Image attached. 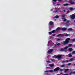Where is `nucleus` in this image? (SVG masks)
I'll use <instances>...</instances> for the list:
<instances>
[{
	"instance_id": "6ab92c4d",
	"label": "nucleus",
	"mask_w": 75,
	"mask_h": 75,
	"mask_svg": "<svg viewBox=\"0 0 75 75\" xmlns=\"http://www.w3.org/2000/svg\"><path fill=\"white\" fill-rule=\"evenodd\" d=\"M54 64L49 65V66L50 67H54Z\"/></svg>"
},
{
	"instance_id": "bf43d9fd",
	"label": "nucleus",
	"mask_w": 75,
	"mask_h": 75,
	"mask_svg": "<svg viewBox=\"0 0 75 75\" xmlns=\"http://www.w3.org/2000/svg\"><path fill=\"white\" fill-rule=\"evenodd\" d=\"M74 47L75 48V45H74Z\"/></svg>"
},
{
	"instance_id": "b1692460",
	"label": "nucleus",
	"mask_w": 75,
	"mask_h": 75,
	"mask_svg": "<svg viewBox=\"0 0 75 75\" xmlns=\"http://www.w3.org/2000/svg\"><path fill=\"white\" fill-rule=\"evenodd\" d=\"M53 70H49V72H52Z\"/></svg>"
},
{
	"instance_id": "864d4df0",
	"label": "nucleus",
	"mask_w": 75,
	"mask_h": 75,
	"mask_svg": "<svg viewBox=\"0 0 75 75\" xmlns=\"http://www.w3.org/2000/svg\"><path fill=\"white\" fill-rule=\"evenodd\" d=\"M54 46H55V47H56V46H57V45H55Z\"/></svg>"
},
{
	"instance_id": "7ed1b4c3",
	"label": "nucleus",
	"mask_w": 75,
	"mask_h": 75,
	"mask_svg": "<svg viewBox=\"0 0 75 75\" xmlns=\"http://www.w3.org/2000/svg\"><path fill=\"white\" fill-rule=\"evenodd\" d=\"M62 55H59V56H55L56 58H58V59H59L60 58H61V56Z\"/></svg>"
},
{
	"instance_id": "9b49d317",
	"label": "nucleus",
	"mask_w": 75,
	"mask_h": 75,
	"mask_svg": "<svg viewBox=\"0 0 75 75\" xmlns=\"http://www.w3.org/2000/svg\"><path fill=\"white\" fill-rule=\"evenodd\" d=\"M60 51H64L65 52H67V50H65V49H63V48H61L60 49Z\"/></svg>"
},
{
	"instance_id": "6e6d98bb",
	"label": "nucleus",
	"mask_w": 75,
	"mask_h": 75,
	"mask_svg": "<svg viewBox=\"0 0 75 75\" xmlns=\"http://www.w3.org/2000/svg\"><path fill=\"white\" fill-rule=\"evenodd\" d=\"M47 62H50L49 61H48Z\"/></svg>"
},
{
	"instance_id": "6e6552de",
	"label": "nucleus",
	"mask_w": 75,
	"mask_h": 75,
	"mask_svg": "<svg viewBox=\"0 0 75 75\" xmlns=\"http://www.w3.org/2000/svg\"><path fill=\"white\" fill-rule=\"evenodd\" d=\"M52 51H53V49H50L47 52H48V53H51L52 52Z\"/></svg>"
},
{
	"instance_id": "5fc2aeb1",
	"label": "nucleus",
	"mask_w": 75,
	"mask_h": 75,
	"mask_svg": "<svg viewBox=\"0 0 75 75\" xmlns=\"http://www.w3.org/2000/svg\"><path fill=\"white\" fill-rule=\"evenodd\" d=\"M63 11H64V12H65V10H63Z\"/></svg>"
},
{
	"instance_id": "cd10ccee",
	"label": "nucleus",
	"mask_w": 75,
	"mask_h": 75,
	"mask_svg": "<svg viewBox=\"0 0 75 75\" xmlns=\"http://www.w3.org/2000/svg\"><path fill=\"white\" fill-rule=\"evenodd\" d=\"M56 18H58V17H59V16H58V15H57L55 17Z\"/></svg>"
},
{
	"instance_id": "f03ea898",
	"label": "nucleus",
	"mask_w": 75,
	"mask_h": 75,
	"mask_svg": "<svg viewBox=\"0 0 75 75\" xmlns=\"http://www.w3.org/2000/svg\"><path fill=\"white\" fill-rule=\"evenodd\" d=\"M59 69H60V68H59V67H57L56 68H55V69H54L53 70V71H54V72H55L56 71H59Z\"/></svg>"
},
{
	"instance_id": "aec40b11",
	"label": "nucleus",
	"mask_w": 75,
	"mask_h": 75,
	"mask_svg": "<svg viewBox=\"0 0 75 75\" xmlns=\"http://www.w3.org/2000/svg\"><path fill=\"white\" fill-rule=\"evenodd\" d=\"M74 74H75V72H72V71H71V72L70 73H69V75H71V74H74Z\"/></svg>"
},
{
	"instance_id": "c9c22d12",
	"label": "nucleus",
	"mask_w": 75,
	"mask_h": 75,
	"mask_svg": "<svg viewBox=\"0 0 75 75\" xmlns=\"http://www.w3.org/2000/svg\"><path fill=\"white\" fill-rule=\"evenodd\" d=\"M62 17H65V15H62Z\"/></svg>"
},
{
	"instance_id": "4c0bfd02",
	"label": "nucleus",
	"mask_w": 75,
	"mask_h": 75,
	"mask_svg": "<svg viewBox=\"0 0 75 75\" xmlns=\"http://www.w3.org/2000/svg\"><path fill=\"white\" fill-rule=\"evenodd\" d=\"M61 45L60 43H59L57 44V45H58V46H59V45Z\"/></svg>"
},
{
	"instance_id": "4468645a",
	"label": "nucleus",
	"mask_w": 75,
	"mask_h": 75,
	"mask_svg": "<svg viewBox=\"0 0 75 75\" xmlns=\"http://www.w3.org/2000/svg\"><path fill=\"white\" fill-rule=\"evenodd\" d=\"M60 30H61V29L60 28L58 27L56 29V31H60Z\"/></svg>"
},
{
	"instance_id": "4be33fe9",
	"label": "nucleus",
	"mask_w": 75,
	"mask_h": 75,
	"mask_svg": "<svg viewBox=\"0 0 75 75\" xmlns=\"http://www.w3.org/2000/svg\"><path fill=\"white\" fill-rule=\"evenodd\" d=\"M73 59H74L73 58H71L69 60V61H73Z\"/></svg>"
},
{
	"instance_id": "393cba45",
	"label": "nucleus",
	"mask_w": 75,
	"mask_h": 75,
	"mask_svg": "<svg viewBox=\"0 0 75 75\" xmlns=\"http://www.w3.org/2000/svg\"><path fill=\"white\" fill-rule=\"evenodd\" d=\"M72 45L71 44H69L68 46V47H71V46H72Z\"/></svg>"
},
{
	"instance_id": "2f4dec72",
	"label": "nucleus",
	"mask_w": 75,
	"mask_h": 75,
	"mask_svg": "<svg viewBox=\"0 0 75 75\" xmlns=\"http://www.w3.org/2000/svg\"><path fill=\"white\" fill-rule=\"evenodd\" d=\"M70 10H71V11H72V10H73V8H70Z\"/></svg>"
},
{
	"instance_id": "dca6fc26",
	"label": "nucleus",
	"mask_w": 75,
	"mask_h": 75,
	"mask_svg": "<svg viewBox=\"0 0 75 75\" xmlns=\"http://www.w3.org/2000/svg\"><path fill=\"white\" fill-rule=\"evenodd\" d=\"M64 72H67V71H69V69H64Z\"/></svg>"
},
{
	"instance_id": "ddd939ff",
	"label": "nucleus",
	"mask_w": 75,
	"mask_h": 75,
	"mask_svg": "<svg viewBox=\"0 0 75 75\" xmlns=\"http://www.w3.org/2000/svg\"><path fill=\"white\" fill-rule=\"evenodd\" d=\"M68 50L70 52H71V51H72L73 50V49H72V48H69V49Z\"/></svg>"
},
{
	"instance_id": "5701e85b",
	"label": "nucleus",
	"mask_w": 75,
	"mask_h": 75,
	"mask_svg": "<svg viewBox=\"0 0 75 75\" xmlns=\"http://www.w3.org/2000/svg\"><path fill=\"white\" fill-rule=\"evenodd\" d=\"M68 48V46H66L64 48V50H67Z\"/></svg>"
},
{
	"instance_id": "c85d7f7f",
	"label": "nucleus",
	"mask_w": 75,
	"mask_h": 75,
	"mask_svg": "<svg viewBox=\"0 0 75 75\" xmlns=\"http://www.w3.org/2000/svg\"><path fill=\"white\" fill-rule=\"evenodd\" d=\"M72 41H75V39H73L71 40Z\"/></svg>"
},
{
	"instance_id": "423d86ee",
	"label": "nucleus",
	"mask_w": 75,
	"mask_h": 75,
	"mask_svg": "<svg viewBox=\"0 0 75 75\" xmlns=\"http://www.w3.org/2000/svg\"><path fill=\"white\" fill-rule=\"evenodd\" d=\"M57 37H62L64 36V34H59L57 35Z\"/></svg>"
},
{
	"instance_id": "a19ab883",
	"label": "nucleus",
	"mask_w": 75,
	"mask_h": 75,
	"mask_svg": "<svg viewBox=\"0 0 75 75\" xmlns=\"http://www.w3.org/2000/svg\"><path fill=\"white\" fill-rule=\"evenodd\" d=\"M71 63H69L67 64V65H68V66L70 65H71Z\"/></svg>"
},
{
	"instance_id": "79ce46f5",
	"label": "nucleus",
	"mask_w": 75,
	"mask_h": 75,
	"mask_svg": "<svg viewBox=\"0 0 75 75\" xmlns=\"http://www.w3.org/2000/svg\"><path fill=\"white\" fill-rule=\"evenodd\" d=\"M66 23H69V21H67Z\"/></svg>"
},
{
	"instance_id": "bb28decb",
	"label": "nucleus",
	"mask_w": 75,
	"mask_h": 75,
	"mask_svg": "<svg viewBox=\"0 0 75 75\" xmlns=\"http://www.w3.org/2000/svg\"><path fill=\"white\" fill-rule=\"evenodd\" d=\"M66 62H68L69 61V60H67L65 61Z\"/></svg>"
},
{
	"instance_id": "f257e3e1",
	"label": "nucleus",
	"mask_w": 75,
	"mask_h": 75,
	"mask_svg": "<svg viewBox=\"0 0 75 75\" xmlns=\"http://www.w3.org/2000/svg\"><path fill=\"white\" fill-rule=\"evenodd\" d=\"M69 40H70V38H67L65 40V41H64V42L63 43V45H66L68 43H69Z\"/></svg>"
},
{
	"instance_id": "37998d69",
	"label": "nucleus",
	"mask_w": 75,
	"mask_h": 75,
	"mask_svg": "<svg viewBox=\"0 0 75 75\" xmlns=\"http://www.w3.org/2000/svg\"><path fill=\"white\" fill-rule=\"evenodd\" d=\"M49 34H52V33H51V32H49Z\"/></svg>"
},
{
	"instance_id": "de8ad7c7",
	"label": "nucleus",
	"mask_w": 75,
	"mask_h": 75,
	"mask_svg": "<svg viewBox=\"0 0 75 75\" xmlns=\"http://www.w3.org/2000/svg\"><path fill=\"white\" fill-rule=\"evenodd\" d=\"M65 18H62V19H63V20H64V19H65Z\"/></svg>"
},
{
	"instance_id": "8fccbe9b",
	"label": "nucleus",
	"mask_w": 75,
	"mask_h": 75,
	"mask_svg": "<svg viewBox=\"0 0 75 75\" xmlns=\"http://www.w3.org/2000/svg\"><path fill=\"white\" fill-rule=\"evenodd\" d=\"M53 4H55V3L53 2Z\"/></svg>"
},
{
	"instance_id": "7c9ffc66",
	"label": "nucleus",
	"mask_w": 75,
	"mask_h": 75,
	"mask_svg": "<svg viewBox=\"0 0 75 75\" xmlns=\"http://www.w3.org/2000/svg\"><path fill=\"white\" fill-rule=\"evenodd\" d=\"M65 67V64L62 65H61V67Z\"/></svg>"
},
{
	"instance_id": "f8f14e48",
	"label": "nucleus",
	"mask_w": 75,
	"mask_h": 75,
	"mask_svg": "<svg viewBox=\"0 0 75 75\" xmlns=\"http://www.w3.org/2000/svg\"><path fill=\"white\" fill-rule=\"evenodd\" d=\"M53 24H54V23L53 22L51 21H50L49 23V25H53Z\"/></svg>"
},
{
	"instance_id": "c03bdc74",
	"label": "nucleus",
	"mask_w": 75,
	"mask_h": 75,
	"mask_svg": "<svg viewBox=\"0 0 75 75\" xmlns=\"http://www.w3.org/2000/svg\"><path fill=\"white\" fill-rule=\"evenodd\" d=\"M55 34H54L52 35V36H53V37H54V36H55Z\"/></svg>"
},
{
	"instance_id": "a18cd8bd",
	"label": "nucleus",
	"mask_w": 75,
	"mask_h": 75,
	"mask_svg": "<svg viewBox=\"0 0 75 75\" xmlns=\"http://www.w3.org/2000/svg\"><path fill=\"white\" fill-rule=\"evenodd\" d=\"M57 6H59V5H60V4H57Z\"/></svg>"
},
{
	"instance_id": "c756f323",
	"label": "nucleus",
	"mask_w": 75,
	"mask_h": 75,
	"mask_svg": "<svg viewBox=\"0 0 75 75\" xmlns=\"http://www.w3.org/2000/svg\"><path fill=\"white\" fill-rule=\"evenodd\" d=\"M45 73H48V72H49V70H47L45 71Z\"/></svg>"
},
{
	"instance_id": "603ef678",
	"label": "nucleus",
	"mask_w": 75,
	"mask_h": 75,
	"mask_svg": "<svg viewBox=\"0 0 75 75\" xmlns=\"http://www.w3.org/2000/svg\"><path fill=\"white\" fill-rule=\"evenodd\" d=\"M52 10H53V9H52L51 10V11H52Z\"/></svg>"
},
{
	"instance_id": "2eb2a0df",
	"label": "nucleus",
	"mask_w": 75,
	"mask_h": 75,
	"mask_svg": "<svg viewBox=\"0 0 75 75\" xmlns=\"http://www.w3.org/2000/svg\"><path fill=\"white\" fill-rule=\"evenodd\" d=\"M63 5L64 6H68V5H69V4H65Z\"/></svg>"
},
{
	"instance_id": "9d476101",
	"label": "nucleus",
	"mask_w": 75,
	"mask_h": 75,
	"mask_svg": "<svg viewBox=\"0 0 75 75\" xmlns=\"http://www.w3.org/2000/svg\"><path fill=\"white\" fill-rule=\"evenodd\" d=\"M48 44L49 45H52V41L51 40H50L48 42Z\"/></svg>"
},
{
	"instance_id": "1a4fd4ad",
	"label": "nucleus",
	"mask_w": 75,
	"mask_h": 75,
	"mask_svg": "<svg viewBox=\"0 0 75 75\" xmlns=\"http://www.w3.org/2000/svg\"><path fill=\"white\" fill-rule=\"evenodd\" d=\"M55 10L56 11H54V13H57V12H58V8H55Z\"/></svg>"
},
{
	"instance_id": "39448f33",
	"label": "nucleus",
	"mask_w": 75,
	"mask_h": 75,
	"mask_svg": "<svg viewBox=\"0 0 75 75\" xmlns=\"http://www.w3.org/2000/svg\"><path fill=\"white\" fill-rule=\"evenodd\" d=\"M70 17L71 19H72V20H74V19L75 18V15H72V16H70Z\"/></svg>"
},
{
	"instance_id": "49530a36",
	"label": "nucleus",
	"mask_w": 75,
	"mask_h": 75,
	"mask_svg": "<svg viewBox=\"0 0 75 75\" xmlns=\"http://www.w3.org/2000/svg\"><path fill=\"white\" fill-rule=\"evenodd\" d=\"M62 0H58V1H61Z\"/></svg>"
},
{
	"instance_id": "09e8293b",
	"label": "nucleus",
	"mask_w": 75,
	"mask_h": 75,
	"mask_svg": "<svg viewBox=\"0 0 75 75\" xmlns=\"http://www.w3.org/2000/svg\"><path fill=\"white\" fill-rule=\"evenodd\" d=\"M66 62V61H63L62 63H64V62Z\"/></svg>"
},
{
	"instance_id": "473e14b6",
	"label": "nucleus",
	"mask_w": 75,
	"mask_h": 75,
	"mask_svg": "<svg viewBox=\"0 0 75 75\" xmlns=\"http://www.w3.org/2000/svg\"><path fill=\"white\" fill-rule=\"evenodd\" d=\"M61 40L60 38H58L57 39V41H59Z\"/></svg>"
},
{
	"instance_id": "13d9d810",
	"label": "nucleus",
	"mask_w": 75,
	"mask_h": 75,
	"mask_svg": "<svg viewBox=\"0 0 75 75\" xmlns=\"http://www.w3.org/2000/svg\"><path fill=\"white\" fill-rule=\"evenodd\" d=\"M66 0V1H67V0Z\"/></svg>"
},
{
	"instance_id": "f3484780",
	"label": "nucleus",
	"mask_w": 75,
	"mask_h": 75,
	"mask_svg": "<svg viewBox=\"0 0 75 75\" xmlns=\"http://www.w3.org/2000/svg\"><path fill=\"white\" fill-rule=\"evenodd\" d=\"M72 28H70L68 30V31H71L72 30Z\"/></svg>"
},
{
	"instance_id": "72a5a7b5",
	"label": "nucleus",
	"mask_w": 75,
	"mask_h": 75,
	"mask_svg": "<svg viewBox=\"0 0 75 75\" xmlns=\"http://www.w3.org/2000/svg\"><path fill=\"white\" fill-rule=\"evenodd\" d=\"M72 54H75V51H74L73 52H72Z\"/></svg>"
},
{
	"instance_id": "58836bf2",
	"label": "nucleus",
	"mask_w": 75,
	"mask_h": 75,
	"mask_svg": "<svg viewBox=\"0 0 75 75\" xmlns=\"http://www.w3.org/2000/svg\"><path fill=\"white\" fill-rule=\"evenodd\" d=\"M53 2H56L57 0H53Z\"/></svg>"
},
{
	"instance_id": "0eeeda50",
	"label": "nucleus",
	"mask_w": 75,
	"mask_h": 75,
	"mask_svg": "<svg viewBox=\"0 0 75 75\" xmlns=\"http://www.w3.org/2000/svg\"><path fill=\"white\" fill-rule=\"evenodd\" d=\"M73 1L72 0H69V2L71 4H74L75 2H72Z\"/></svg>"
},
{
	"instance_id": "a211bd4d",
	"label": "nucleus",
	"mask_w": 75,
	"mask_h": 75,
	"mask_svg": "<svg viewBox=\"0 0 75 75\" xmlns=\"http://www.w3.org/2000/svg\"><path fill=\"white\" fill-rule=\"evenodd\" d=\"M72 57V56L71 54H69V58H70V57Z\"/></svg>"
},
{
	"instance_id": "ea45409f",
	"label": "nucleus",
	"mask_w": 75,
	"mask_h": 75,
	"mask_svg": "<svg viewBox=\"0 0 75 75\" xmlns=\"http://www.w3.org/2000/svg\"><path fill=\"white\" fill-rule=\"evenodd\" d=\"M67 21V19H64L63 20V21Z\"/></svg>"
},
{
	"instance_id": "3c124183",
	"label": "nucleus",
	"mask_w": 75,
	"mask_h": 75,
	"mask_svg": "<svg viewBox=\"0 0 75 75\" xmlns=\"http://www.w3.org/2000/svg\"><path fill=\"white\" fill-rule=\"evenodd\" d=\"M67 13H69V11H67Z\"/></svg>"
},
{
	"instance_id": "20e7f679",
	"label": "nucleus",
	"mask_w": 75,
	"mask_h": 75,
	"mask_svg": "<svg viewBox=\"0 0 75 75\" xmlns=\"http://www.w3.org/2000/svg\"><path fill=\"white\" fill-rule=\"evenodd\" d=\"M67 30V28H62L61 29V30L63 31H66Z\"/></svg>"
},
{
	"instance_id": "4d7b16f0",
	"label": "nucleus",
	"mask_w": 75,
	"mask_h": 75,
	"mask_svg": "<svg viewBox=\"0 0 75 75\" xmlns=\"http://www.w3.org/2000/svg\"><path fill=\"white\" fill-rule=\"evenodd\" d=\"M74 66H75V64H74Z\"/></svg>"
},
{
	"instance_id": "412c9836",
	"label": "nucleus",
	"mask_w": 75,
	"mask_h": 75,
	"mask_svg": "<svg viewBox=\"0 0 75 75\" xmlns=\"http://www.w3.org/2000/svg\"><path fill=\"white\" fill-rule=\"evenodd\" d=\"M56 31V30H54L51 31V33H54Z\"/></svg>"
},
{
	"instance_id": "a878e982",
	"label": "nucleus",
	"mask_w": 75,
	"mask_h": 75,
	"mask_svg": "<svg viewBox=\"0 0 75 75\" xmlns=\"http://www.w3.org/2000/svg\"><path fill=\"white\" fill-rule=\"evenodd\" d=\"M62 71H63V69L60 68V72H62Z\"/></svg>"
},
{
	"instance_id": "f704fd0d",
	"label": "nucleus",
	"mask_w": 75,
	"mask_h": 75,
	"mask_svg": "<svg viewBox=\"0 0 75 75\" xmlns=\"http://www.w3.org/2000/svg\"><path fill=\"white\" fill-rule=\"evenodd\" d=\"M65 36L66 37H67V36H69V34H67L66 35H65Z\"/></svg>"
},
{
	"instance_id": "e433bc0d",
	"label": "nucleus",
	"mask_w": 75,
	"mask_h": 75,
	"mask_svg": "<svg viewBox=\"0 0 75 75\" xmlns=\"http://www.w3.org/2000/svg\"><path fill=\"white\" fill-rule=\"evenodd\" d=\"M66 26H67V27L69 26V24H66Z\"/></svg>"
}]
</instances>
